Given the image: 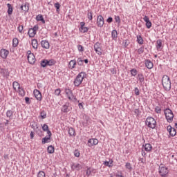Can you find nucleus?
Instances as JSON below:
<instances>
[{
  "mask_svg": "<svg viewBox=\"0 0 177 177\" xmlns=\"http://www.w3.org/2000/svg\"><path fill=\"white\" fill-rule=\"evenodd\" d=\"M41 45L42 46V48H44V49H49L50 48V45H49V41H48L47 40H42L41 41Z\"/></svg>",
  "mask_w": 177,
  "mask_h": 177,
  "instance_id": "nucleus-14",
  "label": "nucleus"
},
{
  "mask_svg": "<svg viewBox=\"0 0 177 177\" xmlns=\"http://www.w3.org/2000/svg\"><path fill=\"white\" fill-rule=\"evenodd\" d=\"M165 115L167 122H172L174 121V113L169 109H166L165 110Z\"/></svg>",
  "mask_w": 177,
  "mask_h": 177,
  "instance_id": "nucleus-3",
  "label": "nucleus"
},
{
  "mask_svg": "<svg viewBox=\"0 0 177 177\" xmlns=\"http://www.w3.org/2000/svg\"><path fill=\"white\" fill-rule=\"evenodd\" d=\"M156 124H157V122H156V120H154L153 118L149 117L147 118L146 125H147L149 128H151L152 129H154V128H156Z\"/></svg>",
  "mask_w": 177,
  "mask_h": 177,
  "instance_id": "nucleus-4",
  "label": "nucleus"
},
{
  "mask_svg": "<svg viewBox=\"0 0 177 177\" xmlns=\"http://www.w3.org/2000/svg\"><path fill=\"white\" fill-rule=\"evenodd\" d=\"M62 111L63 113H68V111H70V109H68V106L67 105H64L62 108Z\"/></svg>",
  "mask_w": 177,
  "mask_h": 177,
  "instance_id": "nucleus-24",
  "label": "nucleus"
},
{
  "mask_svg": "<svg viewBox=\"0 0 177 177\" xmlns=\"http://www.w3.org/2000/svg\"><path fill=\"white\" fill-rule=\"evenodd\" d=\"M25 102H26V104H30V103H31V102L30 101V97H25Z\"/></svg>",
  "mask_w": 177,
  "mask_h": 177,
  "instance_id": "nucleus-55",
  "label": "nucleus"
},
{
  "mask_svg": "<svg viewBox=\"0 0 177 177\" xmlns=\"http://www.w3.org/2000/svg\"><path fill=\"white\" fill-rule=\"evenodd\" d=\"M118 36V34L117 33V30H113L112 31V38H117V37Z\"/></svg>",
  "mask_w": 177,
  "mask_h": 177,
  "instance_id": "nucleus-39",
  "label": "nucleus"
},
{
  "mask_svg": "<svg viewBox=\"0 0 177 177\" xmlns=\"http://www.w3.org/2000/svg\"><path fill=\"white\" fill-rule=\"evenodd\" d=\"M32 46L34 49H38V41L36 39H32Z\"/></svg>",
  "mask_w": 177,
  "mask_h": 177,
  "instance_id": "nucleus-17",
  "label": "nucleus"
},
{
  "mask_svg": "<svg viewBox=\"0 0 177 177\" xmlns=\"http://www.w3.org/2000/svg\"><path fill=\"white\" fill-rule=\"evenodd\" d=\"M48 136H46V137H44L42 139V143L44 145H45V143H48L49 140H50V136H52V132L48 131V133H47Z\"/></svg>",
  "mask_w": 177,
  "mask_h": 177,
  "instance_id": "nucleus-12",
  "label": "nucleus"
},
{
  "mask_svg": "<svg viewBox=\"0 0 177 177\" xmlns=\"http://www.w3.org/2000/svg\"><path fill=\"white\" fill-rule=\"evenodd\" d=\"M37 177H45V172L40 171L37 174Z\"/></svg>",
  "mask_w": 177,
  "mask_h": 177,
  "instance_id": "nucleus-45",
  "label": "nucleus"
},
{
  "mask_svg": "<svg viewBox=\"0 0 177 177\" xmlns=\"http://www.w3.org/2000/svg\"><path fill=\"white\" fill-rule=\"evenodd\" d=\"M107 23H112L113 22V18L109 17L106 20Z\"/></svg>",
  "mask_w": 177,
  "mask_h": 177,
  "instance_id": "nucleus-57",
  "label": "nucleus"
},
{
  "mask_svg": "<svg viewBox=\"0 0 177 177\" xmlns=\"http://www.w3.org/2000/svg\"><path fill=\"white\" fill-rule=\"evenodd\" d=\"M146 26L148 28H151V21H148L146 23Z\"/></svg>",
  "mask_w": 177,
  "mask_h": 177,
  "instance_id": "nucleus-56",
  "label": "nucleus"
},
{
  "mask_svg": "<svg viewBox=\"0 0 177 177\" xmlns=\"http://www.w3.org/2000/svg\"><path fill=\"white\" fill-rule=\"evenodd\" d=\"M137 42L140 45H143V38H142V36L140 35L137 36Z\"/></svg>",
  "mask_w": 177,
  "mask_h": 177,
  "instance_id": "nucleus-26",
  "label": "nucleus"
},
{
  "mask_svg": "<svg viewBox=\"0 0 177 177\" xmlns=\"http://www.w3.org/2000/svg\"><path fill=\"white\" fill-rule=\"evenodd\" d=\"M28 34L30 38H32L33 37H35V34H37V32H35L32 29H29Z\"/></svg>",
  "mask_w": 177,
  "mask_h": 177,
  "instance_id": "nucleus-21",
  "label": "nucleus"
},
{
  "mask_svg": "<svg viewBox=\"0 0 177 177\" xmlns=\"http://www.w3.org/2000/svg\"><path fill=\"white\" fill-rule=\"evenodd\" d=\"M28 60L30 64H34V63H35V56L33 53H30L29 55H28Z\"/></svg>",
  "mask_w": 177,
  "mask_h": 177,
  "instance_id": "nucleus-11",
  "label": "nucleus"
},
{
  "mask_svg": "<svg viewBox=\"0 0 177 177\" xmlns=\"http://www.w3.org/2000/svg\"><path fill=\"white\" fill-rule=\"evenodd\" d=\"M54 6L55 8H56L57 12H59V10H60V3H59L58 2L55 3Z\"/></svg>",
  "mask_w": 177,
  "mask_h": 177,
  "instance_id": "nucleus-41",
  "label": "nucleus"
},
{
  "mask_svg": "<svg viewBox=\"0 0 177 177\" xmlns=\"http://www.w3.org/2000/svg\"><path fill=\"white\" fill-rule=\"evenodd\" d=\"M145 66L147 67L149 70H151V68L153 67V62L147 59L145 61Z\"/></svg>",
  "mask_w": 177,
  "mask_h": 177,
  "instance_id": "nucleus-16",
  "label": "nucleus"
},
{
  "mask_svg": "<svg viewBox=\"0 0 177 177\" xmlns=\"http://www.w3.org/2000/svg\"><path fill=\"white\" fill-rule=\"evenodd\" d=\"M12 86H13V88L15 89V91H16V89L20 88V84H19V82H14L12 83Z\"/></svg>",
  "mask_w": 177,
  "mask_h": 177,
  "instance_id": "nucleus-27",
  "label": "nucleus"
},
{
  "mask_svg": "<svg viewBox=\"0 0 177 177\" xmlns=\"http://www.w3.org/2000/svg\"><path fill=\"white\" fill-rule=\"evenodd\" d=\"M47 63V66H53V64H55V61L53 60H50L46 62Z\"/></svg>",
  "mask_w": 177,
  "mask_h": 177,
  "instance_id": "nucleus-47",
  "label": "nucleus"
},
{
  "mask_svg": "<svg viewBox=\"0 0 177 177\" xmlns=\"http://www.w3.org/2000/svg\"><path fill=\"white\" fill-rule=\"evenodd\" d=\"M162 85L165 91H171V79L168 75H165L162 78Z\"/></svg>",
  "mask_w": 177,
  "mask_h": 177,
  "instance_id": "nucleus-1",
  "label": "nucleus"
},
{
  "mask_svg": "<svg viewBox=\"0 0 177 177\" xmlns=\"http://www.w3.org/2000/svg\"><path fill=\"white\" fill-rule=\"evenodd\" d=\"M156 44H157L156 48H157L158 50H160V49H161V46L162 45L161 40H157Z\"/></svg>",
  "mask_w": 177,
  "mask_h": 177,
  "instance_id": "nucleus-31",
  "label": "nucleus"
},
{
  "mask_svg": "<svg viewBox=\"0 0 177 177\" xmlns=\"http://www.w3.org/2000/svg\"><path fill=\"white\" fill-rule=\"evenodd\" d=\"M115 20L116 23H121V19L119 16H115Z\"/></svg>",
  "mask_w": 177,
  "mask_h": 177,
  "instance_id": "nucleus-53",
  "label": "nucleus"
},
{
  "mask_svg": "<svg viewBox=\"0 0 177 177\" xmlns=\"http://www.w3.org/2000/svg\"><path fill=\"white\" fill-rule=\"evenodd\" d=\"M18 30L19 31V32H21L23 31V26H19L18 27Z\"/></svg>",
  "mask_w": 177,
  "mask_h": 177,
  "instance_id": "nucleus-60",
  "label": "nucleus"
},
{
  "mask_svg": "<svg viewBox=\"0 0 177 177\" xmlns=\"http://www.w3.org/2000/svg\"><path fill=\"white\" fill-rule=\"evenodd\" d=\"M33 93L37 100H39V101L42 100V94H41V91L35 89L34 90Z\"/></svg>",
  "mask_w": 177,
  "mask_h": 177,
  "instance_id": "nucleus-10",
  "label": "nucleus"
},
{
  "mask_svg": "<svg viewBox=\"0 0 177 177\" xmlns=\"http://www.w3.org/2000/svg\"><path fill=\"white\" fill-rule=\"evenodd\" d=\"M142 52H143V49H142V48L138 49L139 55H140Z\"/></svg>",
  "mask_w": 177,
  "mask_h": 177,
  "instance_id": "nucleus-64",
  "label": "nucleus"
},
{
  "mask_svg": "<svg viewBox=\"0 0 177 177\" xmlns=\"http://www.w3.org/2000/svg\"><path fill=\"white\" fill-rule=\"evenodd\" d=\"M35 32H37L38 30V26H35L33 27V28H31Z\"/></svg>",
  "mask_w": 177,
  "mask_h": 177,
  "instance_id": "nucleus-58",
  "label": "nucleus"
},
{
  "mask_svg": "<svg viewBox=\"0 0 177 177\" xmlns=\"http://www.w3.org/2000/svg\"><path fill=\"white\" fill-rule=\"evenodd\" d=\"M75 157H80V152L78 151H75Z\"/></svg>",
  "mask_w": 177,
  "mask_h": 177,
  "instance_id": "nucleus-59",
  "label": "nucleus"
},
{
  "mask_svg": "<svg viewBox=\"0 0 177 177\" xmlns=\"http://www.w3.org/2000/svg\"><path fill=\"white\" fill-rule=\"evenodd\" d=\"M30 139H34V132H30Z\"/></svg>",
  "mask_w": 177,
  "mask_h": 177,
  "instance_id": "nucleus-63",
  "label": "nucleus"
},
{
  "mask_svg": "<svg viewBox=\"0 0 177 177\" xmlns=\"http://www.w3.org/2000/svg\"><path fill=\"white\" fill-rule=\"evenodd\" d=\"M88 143H90L91 146H96V145L99 143V140L96 138H92L88 140Z\"/></svg>",
  "mask_w": 177,
  "mask_h": 177,
  "instance_id": "nucleus-15",
  "label": "nucleus"
},
{
  "mask_svg": "<svg viewBox=\"0 0 177 177\" xmlns=\"http://www.w3.org/2000/svg\"><path fill=\"white\" fill-rule=\"evenodd\" d=\"M21 9L24 12H28L30 9V3H28V2H26L24 4L21 6Z\"/></svg>",
  "mask_w": 177,
  "mask_h": 177,
  "instance_id": "nucleus-13",
  "label": "nucleus"
},
{
  "mask_svg": "<svg viewBox=\"0 0 177 177\" xmlns=\"http://www.w3.org/2000/svg\"><path fill=\"white\" fill-rule=\"evenodd\" d=\"M65 93L69 100H77V98L74 96V94H73V91L70 88H65Z\"/></svg>",
  "mask_w": 177,
  "mask_h": 177,
  "instance_id": "nucleus-6",
  "label": "nucleus"
},
{
  "mask_svg": "<svg viewBox=\"0 0 177 177\" xmlns=\"http://www.w3.org/2000/svg\"><path fill=\"white\" fill-rule=\"evenodd\" d=\"M104 25V18H103V16L99 15L97 19V26L98 27H103Z\"/></svg>",
  "mask_w": 177,
  "mask_h": 177,
  "instance_id": "nucleus-7",
  "label": "nucleus"
},
{
  "mask_svg": "<svg viewBox=\"0 0 177 177\" xmlns=\"http://www.w3.org/2000/svg\"><path fill=\"white\" fill-rule=\"evenodd\" d=\"M42 129L43 131H44V132H47V133H48V132H50V131L49 130V127H48L46 124H44L42 126Z\"/></svg>",
  "mask_w": 177,
  "mask_h": 177,
  "instance_id": "nucleus-29",
  "label": "nucleus"
},
{
  "mask_svg": "<svg viewBox=\"0 0 177 177\" xmlns=\"http://www.w3.org/2000/svg\"><path fill=\"white\" fill-rule=\"evenodd\" d=\"M155 111L156 113H157V114H161V108H160L159 106H156L155 108Z\"/></svg>",
  "mask_w": 177,
  "mask_h": 177,
  "instance_id": "nucleus-44",
  "label": "nucleus"
},
{
  "mask_svg": "<svg viewBox=\"0 0 177 177\" xmlns=\"http://www.w3.org/2000/svg\"><path fill=\"white\" fill-rule=\"evenodd\" d=\"M134 93L135 95H136V96H139V95H140V91H139V88H138V87H136L134 88Z\"/></svg>",
  "mask_w": 177,
  "mask_h": 177,
  "instance_id": "nucleus-40",
  "label": "nucleus"
},
{
  "mask_svg": "<svg viewBox=\"0 0 177 177\" xmlns=\"http://www.w3.org/2000/svg\"><path fill=\"white\" fill-rule=\"evenodd\" d=\"M138 80L142 84V82H145V77H143L142 74H138Z\"/></svg>",
  "mask_w": 177,
  "mask_h": 177,
  "instance_id": "nucleus-32",
  "label": "nucleus"
},
{
  "mask_svg": "<svg viewBox=\"0 0 177 177\" xmlns=\"http://www.w3.org/2000/svg\"><path fill=\"white\" fill-rule=\"evenodd\" d=\"M84 77L85 73L81 72L79 73L73 82L75 86H80L81 84H82V81L84 80Z\"/></svg>",
  "mask_w": 177,
  "mask_h": 177,
  "instance_id": "nucleus-2",
  "label": "nucleus"
},
{
  "mask_svg": "<svg viewBox=\"0 0 177 177\" xmlns=\"http://www.w3.org/2000/svg\"><path fill=\"white\" fill-rule=\"evenodd\" d=\"M40 115L43 119L46 118V112H45V111H42L40 113Z\"/></svg>",
  "mask_w": 177,
  "mask_h": 177,
  "instance_id": "nucleus-42",
  "label": "nucleus"
},
{
  "mask_svg": "<svg viewBox=\"0 0 177 177\" xmlns=\"http://www.w3.org/2000/svg\"><path fill=\"white\" fill-rule=\"evenodd\" d=\"M19 45V39L17 38H14L12 39V46L13 48H16Z\"/></svg>",
  "mask_w": 177,
  "mask_h": 177,
  "instance_id": "nucleus-28",
  "label": "nucleus"
},
{
  "mask_svg": "<svg viewBox=\"0 0 177 177\" xmlns=\"http://www.w3.org/2000/svg\"><path fill=\"white\" fill-rule=\"evenodd\" d=\"M77 49L79 52H84V47L82 46V45H78Z\"/></svg>",
  "mask_w": 177,
  "mask_h": 177,
  "instance_id": "nucleus-50",
  "label": "nucleus"
},
{
  "mask_svg": "<svg viewBox=\"0 0 177 177\" xmlns=\"http://www.w3.org/2000/svg\"><path fill=\"white\" fill-rule=\"evenodd\" d=\"M143 20H144V21H145V23H148L149 21H150L149 17H147L146 15L144 17Z\"/></svg>",
  "mask_w": 177,
  "mask_h": 177,
  "instance_id": "nucleus-54",
  "label": "nucleus"
},
{
  "mask_svg": "<svg viewBox=\"0 0 177 177\" xmlns=\"http://www.w3.org/2000/svg\"><path fill=\"white\" fill-rule=\"evenodd\" d=\"M19 93L21 96H24L26 95V91H24V88H19Z\"/></svg>",
  "mask_w": 177,
  "mask_h": 177,
  "instance_id": "nucleus-34",
  "label": "nucleus"
},
{
  "mask_svg": "<svg viewBox=\"0 0 177 177\" xmlns=\"http://www.w3.org/2000/svg\"><path fill=\"white\" fill-rule=\"evenodd\" d=\"M167 130L169 132L170 136H175L176 135V129L173 128L171 125L167 126Z\"/></svg>",
  "mask_w": 177,
  "mask_h": 177,
  "instance_id": "nucleus-8",
  "label": "nucleus"
},
{
  "mask_svg": "<svg viewBox=\"0 0 177 177\" xmlns=\"http://www.w3.org/2000/svg\"><path fill=\"white\" fill-rule=\"evenodd\" d=\"M12 115H13V111H12L11 110H8L6 112V116L7 117H12Z\"/></svg>",
  "mask_w": 177,
  "mask_h": 177,
  "instance_id": "nucleus-43",
  "label": "nucleus"
},
{
  "mask_svg": "<svg viewBox=\"0 0 177 177\" xmlns=\"http://www.w3.org/2000/svg\"><path fill=\"white\" fill-rule=\"evenodd\" d=\"M9 55V50L2 48L0 50V56L2 57V59H6L8 56Z\"/></svg>",
  "mask_w": 177,
  "mask_h": 177,
  "instance_id": "nucleus-9",
  "label": "nucleus"
},
{
  "mask_svg": "<svg viewBox=\"0 0 177 177\" xmlns=\"http://www.w3.org/2000/svg\"><path fill=\"white\" fill-rule=\"evenodd\" d=\"M131 74L133 77H136V74H138V71L135 68L131 70Z\"/></svg>",
  "mask_w": 177,
  "mask_h": 177,
  "instance_id": "nucleus-35",
  "label": "nucleus"
},
{
  "mask_svg": "<svg viewBox=\"0 0 177 177\" xmlns=\"http://www.w3.org/2000/svg\"><path fill=\"white\" fill-rule=\"evenodd\" d=\"M73 168H75L77 171H80L81 169V165L76 164L73 166Z\"/></svg>",
  "mask_w": 177,
  "mask_h": 177,
  "instance_id": "nucleus-38",
  "label": "nucleus"
},
{
  "mask_svg": "<svg viewBox=\"0 0 177 177\" xmlns=\"http://www.w3.org/2000/svg\"><path fill=\"white\" fill-rule=\"evenodd\" d=\"M134 113L136 115H139V109H135Z\"/></svg>",
  "mask_w": 177,
  "mask_h": 177,
  "instance_id": "nucleus-61",
  "label": "nucleus"
},
{
  "mask_svg": "<svg viewBox=\"0 0 177 177\" xmlns=\"http://www.w3.org/2000/svg\"><path fill=\"white\" fill-rule=\"evenodd\" d=\"M87 17L88 19H89L90 20H92V19H93V15H92V12H88L87 14Z\"/></svg>",
  "mask_w": 177,
  "mask_h": 177,
  "instance_id": "nucleus-49",
  "label": "nucleus"
},
{
  "mask_svg": "<svg viewBox=\"0 0 177 177\" xmlns=\"http://www.w3.org/2000/svg\"><path fill=\"white\" fill-rule=\"evenodd\" d=\"M68 134L70 136H74L75 135V130L73 127L68 129Z\"/></svg>",
  "mask_w": 177,
  "mask_h": 177,
  "instance_id": "nucleus-25",
  "label": "nucleus"
},
{
  "mask_svg": "<svg viewBox=\"0 0 177 177\" xmlns=\"http://www.w3.org/2000/svg\"><path fill=\"white\" fill-rule=\"evenodd\" d=\"M77 64H79V66H82V64H84V60H82L81 58H78Z\"/></svg>",
  "mask_w": 177,
  "mask_h": 177,
  "instance_id": "nucleus-51",
  "label": "nucleus"
},
{
  "mask_svg": "<svg viewBox=\"0 0 177 177\" xmlns=\"http://www.w3.org/2000/svg\"><path fill=\"white\" fill-rule=\"evenodd\" d=\"M7 6L8 8V15H12V13H13V7H12V5L10 4V3H8Z\"/></svg>",
  "mask_w": 177,
  "mask_h": 177,
  "instance_id": "nucleus-23",
  "label": "nucleus"
},
{
  "mask_svg": "<svg viewBox=\"0 0 177 177\" xmlns=\"http://www.w3.org/2000/svg\"><path fill=\"white\" fill-rule=\"evenodd\" d=\"M75 64H77V61H75V59L70 61L68 64L69 68L73 70V68L75 67Z\"/></svg>",
  "mask_w": 177,
  "mask_h": 177,
  "instance_id": "nucleus-18",
  "label": "nucleus"
},
{
  "mask_svg": "<svg viewBox=\"0 0 177 177\" xmlns=\"http://www.w3.org/2000/svg\"><path fill=\"white\" fill-rule=\"evenodd\" d=\"M60 88H57L55 91V95H56L57 96H59V95H60Z\"/></svg>",
  "mask_w": 177,
  "mask_h": 177,
  "instance_id": "nucleus-52",
  "label": "nucleus"
},
{
  "mask_svg": "<svg viewBox=\"0 0 177 177\" xmlns=\"http://www.w3.org/2000/svg\"><path fill=\"white\" fill-rule=\"evenodd\" d=\"M47 151L50 154H53V153H55V147L52 145L48 146L47 148Z\"/></svg>",
  "mask_w": 177,
  "mask_h": 177,
  "instance_id": "nucleus-20",
  "label": "nucleus"
},
{
  "mask_svg": "<svg viewBox=\"0 0 177 177\" xmlns=\"http://www.w3.org/2000/svg\"><path fill=\"white\" fill-rule=\"evenodd\" d=\"M94 50H95L96 53L97 55H99V56H101V55H102V48L94 49Z\"/></svg>",
  "mask_w": 177,
  "mask_h": 177,
  "instance_id": "nucleus-46",
  "label": "nucleus"
},
{
  "mask_svg": "<svg viewBox=\"0 0 177 177\" xmlns=\"http://www.w3.org/2000/svg\"><path fill=\"white\" fill-rule=\"evenodd\" d=\"M144 149L145 151H151V149H153V147L150 144H145L144 146Z\"/></svg>",
  "mask_w": 177,
  "mask_h": 177,
  "instance_id": "nucleus-19",
  "label": "nucleus"
},
{
  "mask_svg": "<svg viewBox=\"0 0 177 177\" xmlns=\"http://www.w3.org/2000/svg\"><path fill=\"white\" fill-rule=\"evenodd\" d=\"M159 174L161 177H168L169 170L168 169V167L160 165L159 167Z\"/></svg>",
  "mask_w": 177,
  "mask_h": 177,
  "instance_id": "nucleus-5",
  "label": "nucleus"
},
{
  "mask_svg": "<svg viewBox=\"0 0 177 177\" xmlns=\"http://www.w3.org/2000/svg\"><path fill=\"white\" fill-rule=\"evenodd\" d=\"M84 120L85 121L83 122V125H85L86 127V125H88L89 124V118L86 115L84 116Z\"/></svg>",
  "mask_w": 177,
  "mask_h": 177,
  "instance_id": "nucleus-30",
  "label": "nucleus"
},
{
  "mask_svg": "<svg viewBox=\"0 0 177 177\" xmlns=\"http://www.w3.org/2000/svg\"><path fill=\"white\" fill-rule=\"evenodd\" d=\"M86 175H87L88 176H89V175H91V170H90L89 169H88L86 170Z\"/></svg>",
  "mask_w": 177,
  "mask_h": 177,
  "instance_id": "nucleus-62",
  "label": "nucleus"
},
{
  "mask_svg": "<svg viewBox=\"0 0 177 177\" xmlns=\"http://www.w3.org/2000/svg\"><path fill=\"white\" fill-rule=\"evenodd\" d=\"M47 62V59H44L43 61H41V67H46V66H48V62Z\"/></svg>",
  "mask_w": 177,
  "mask_h": 177,
  "instance_id": "nucleus-36",
  "label": "nucleus"
},
{
  "mask_svg": "<svg viewBox=\"0 0 177 177\" xmlns=\"http://www.w3.org/2000/svg\"><path fill=\"white\" fill-rule=\"evenodd\" d=\"M100 43L97 42L95 45H94V50L95 49H100Z\"/></svg>",
  "mask_w": 177,
  "mask_h": 177,
  "instance_id": "nucleus-48",
  "label": "nucleus"
},
{
  "mask_svg": "<svg viewBox=\"0 0 177 177\" xmlns=\"http://www.w3.org/2000/svg\"><path fill=\"white\" fill-rule=\"evenodd\" d=\"M88 28L85 26H83V28H80V32H83V33L88 32Z\"/></svg>",
  "mask_w": 177,
  "mask_h": 177,
  "instance_id": "nucleus-33",
  "label": "nucleus"
},
{
  "mask_svg": "<svg viewBox=\"0 0 177 177\" xmlns=\"http://www.w3.org/2000/svg\"><path fill=\"white\" fill-rule=\"evenodd\" d=\"M36 19L37 20V21H41L43 24H45V19H44V17L41 15H37Z\"/></svg>",
  "mask_w": 177,
  "mask_h": 177,
  "instance_id": "nucleus-22",
  "label": "nucleus"
},
{
  "mask_svg": "<svg viewBox=\"0 0 177 177\" xmlns=\"http://www.w3.org/2000/svg\"><path fill=\"white\" fill-rule=\"evenodd\" d=\"M125 167L127 168V169H129V171H132V165H131V163L127 162Z\"/></svg>",
  "mask_w": 177,
  "mask_h": 177,
  "instance_id": "nucleus-37",
  "label": "nucleus"
}]
</instances>
